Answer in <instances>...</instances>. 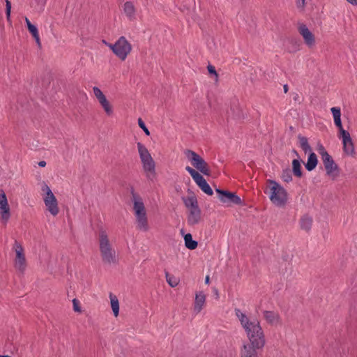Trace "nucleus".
I'll return each mask as SVG.
<instances>
[{
    "mask_svg": "<svg viewBox=\"0 0 357 357\" xmlns=\"http://www.w3.org/2000/svg\"><path fill=\"white\" fill-rule=\"evenodd\" d=\"M73 310L75 312H79V313L82 312V310L79 306V301L77 299L74 298L73 300Z\"/></svg>",
    "mask_w": 357,
    "mask_h": 357,
    "instance_id": "obj_36",
    "label": "nucleus"
},
{
    "mask_svg": "<svg viewBox=\"0 0 357 357\" xmlns=\"http://www.w3.org/2000/svg\"><path fill=\"white\" fill-rule=\"evenodd\" d=\"M25 22H26L27 28L29 27V26L32 25V24L31 23V22L29 21V20L27 17H25Z\"/></svg>",
    "mask_w": 357,
    "mask_h": 357,
    "instance_id": "obj_41",
    "label": "nucleus"
},
{
    "mask_svg": "<svg viewBox=\"0 0 357 357\" xmlns=\"http://www.w3.org/2000/svg\"><path fill=\"white\" fill-rule=\"evenodd\" d=\"M137 146L144 174L148 180L153 181L156 176L155 162L144 144L138 142Z\"/></svg>",
    "mask_w": 357,
    "mask_h": 357,
    "instance_id": "obj_3",
    "label": "nucleus"
},
{
    "mask_svg": "<svg viewBox=\"0 0 357 357\" xmlns=\"http://www.w3.org/2000/svg\"><path fill=\"white\" fill-rule=\"evenodd\" d=\"M282 179L286 183H289L292 180L291 173L289 169L284 170L282 173Z\"/></svg>",
    "mask_w": 357,
    "mask_h": 357,
    "instance_id": "obj_32",
    "label": "nucleus"
},
{
    "mask_svg": "<svg viewBox=\"0 0 357 357\" xmlns=\"http://www.w3.org/2000/svg\"><path fill=\"white\" fill-rule=\"evenodd\" d=\"M12 249L15 252L13 259L14 268L17 271L24 273L27 267L24 249L22 244L17 241H15Z\"/></svg>",
    "mask_w": 357,
    "mask_h": 357,
    "instance_id": "obj_6",
    "label": "nucleus"
},
{
    "mask_svg": "<svg viewBox=\"0 0 357 357\" xmlns=\"http://www.w3.org/2000/svg\"><path fill=\"white\" fill-rule=\"evenodd\" d=\"M263 317L266 321L271 326H277L282 324V319L277 312L265 310L263 312Z\"/></svg>",
    "mask_w": 357,
    "mask_h": 357,
    "instance_id": "obj_18",
    "label": "nucleus"
},
{
    "mask_svg": "<svg viewBox=\"0 0 357 357\" xmlns=\"http://www.w3.org/2000/svg\"><path fill=\"white\" fill-rule=\"evenodd\" d=\"M185 170L190 174L194 181L204 193L208 195H213V192L211 188L199 172L190 166H186Z\"/></svg>",
    "mask_w": 357,
    "mask_h": 357,
    "instance_id": "obj_10",
    "label": "nucleus"
},
{
    "mask_svg": "<svg viewBox=\"0 0 357 357\" xmlns=\"http://www.w3.org/2000/svg\"><path fill=\"white\" fill-rule=\"evenodd\" d=\"M287 89H288V88H287V85H284V92H285V93H286V92H287V90H288Z\"/></svg>",
    "mask_w": 357,
    "mask_h": 357,
    "instance_id": "obj_44",
    "label": "nucleus"
},
{
    "mask_svg": "<svg viewBox=\"0 0 357 357\" xmlns=\"http://www.w3.org/2000/svg\"><path fill=\"white\" fill-rule=\"evenodd\" d=\"M206 303V295L203 291H199L195 294V299L194 303V311L198 314L199 313Z\"/></svg>",
    "mask_w": 357,
    "mask_h": 357,
    "instance_id": "obj_20",
    "label": "nucleus"
},
{
    "mask_svg": "<svg viewBox=\"0 0 357 357\" xmlns=\"http://www.w3.org/2000/svg\"><path fill=\"white\" fill-rule=\"evenodd\" d=\"M99 248L102 260L107 264L112 261V247L109 236L104 230L99 233Z\"/></svg>",
    "mask_w": 357,
    "mask_h": 357,
    "instance_id": "obj_7",
    "label": "nucleus"
},
{
    "mask_svg": "<svg viewBox=\"0 0 357 357\" xmlns=\"http://www.w3.org/2000/svg\"><path fill=\"white\" fill-rule=\"evenodd\" d=\"M42 190L44 192L43 199L47 211L52 215L56 216L59 213L57 199L47 184L43 185Z\"/></svg>",
    "mask_w": 357,
    "mask_h": 357,
    "instance_id": "obj_5",
    "label": "nucleus"
},
{
    "mask_svg": "<svg viewBox=\"0 0 357 357\" xmlns=\"http://www.w3.org/2000/svg\"><path fill=\"white\" fill-rule=\"evenodd\" d=\"M312 218L308 215H304L299 221L300 227L302 229L309 231L312 225Z\"/></svg>",
    "mask_w": 357,
    "mask_h": 357,
    "instance_id": "obj_23",
    "label": "nucleus"
},
{
    "mask_svg": "<svg viewBox=\"0 0 357 357\" xmlns=\"http://www.w3.org/2000/svg\"><path fill=\"white\" fill-rule=\"evenodd\" d=\"M182 199L185 207L188 208V211L199 207L197 199L196 197L194 195L183 197Z\"/></svg>",
    "mask_w": 357,
    "mask_h": 357,
    "instance_id": "obj_24",
    "label": "nucleus"
},
{
    "mask_svg": "<svg viewBox=\"0 0 357 357\" xmlns=\"http://www.w3.org/2000/svg\"><path fill=\"white\" fill-rule=\"evenodd\" d=\"M132 50L131 44L125 37H121L114 44H113V53L116 55L121 61H124Z\"/></svg>",
    "mask_w": 357,
    "mask_h": 357,
    "instance_id": "obj_9",
    "label": "nucleus"
},
{
    "mask_svg": "<svg viewBox=\"0 0 357 357\" xmlns=\"http://www.w3.org/2000/svg\"><path fill=\"white\" fill-rule=\"evenodd\" d=\"M338 137L342 139L344 153L347 155L354 156L355 154V149L349 132L347 130H343L338 134Z\"/></svg>",
    "mask_w": 357,
    "mask_h": 357,
    "instance_id": "obj_11",
    "label": "nucleus"
},
{
    "mask_svg": "<svg viewBox=\"0 0 357 357\" xmlns=\"http://www.w3.org/2000/svg\"><path fill=\"white\" fill-rule=\"evenodd\" d=\"M187 220L190 226L196 225L201 222L202 213L199 207L188 211Z\"/></svg>",
    "mask_w": 357,
    "mask_h": 357,
    "instance_id": "obj_19",
    "label": "nucleus"
},
{
    "mask_svg": "<svg viewBox=\"0 0 357 357\" xmlns=\"http://www.w3.org/2000/svg\"><path fill=\"white\" fill-rule=\"evenodd\" d=\"M135 216L136 229L141 231H148L150 229L147 212L132 211Z\"/></svg>",
    "mask_w": 357,
    "mask_h": 357,
    "instance_id": "obj_12",
    "label": "nucleus"
},
{
    "mask_svg": "<svg viewBox=\"0 0 357 357\" xmlns=\"http://www.w3.org/2000/svg\"><path fill=\"white\" fill-rule=\"evenodd\" d=\"M292 170L294 174L297 177H301L302 176L301 172V162L298 160L294 159L292 161Z\"/></svg>",
    "mask_w": 357,
    "mask_h": 357,
    "instance_id": "obj_30",
    "label": "nucleus"
},
{
    "mask_svg": "<svg viewBox=\"0 0 357 357\" xmlns=\"http://www.w3.org/2000/svg\"><path fill=\"white\" fill-rule=\"evenodd\" d=\"M38 3L41 5L42 6H44L46 3L47 0H37Z\"/></svg>",
    "mask_w": 357,
    "mask_h": 357,
    "instance_id": "obj_39",
    "label": "nucleus"
},
{
    "mask_svg": "<svg viewBox=\"0 0 357 357\" xmlns=\"http://www.w3.org/2000/svg\"><path fill=\"white\" fill-rule=\"evenodd\" d=\"M184 155L190 164L197 169L198 172L209 176L211 169L208 163L196 152L187 149L184 151Z\"/></svg>",
    "mask_w": 357,
    "mask_h": 357,
    "instance_id": "obj_4",
    "label": "nucleus"
},
{
    "mask_svg": "<svg viewBox=\"0 0 357 357\" xmlns=\"http://www.w3.org/2000/svg\"><path fill=\"white\" fill-rule=\"evenodd\" d=\"M27 29L30 33L34 38L38 46L40 47L41 46V43L37 27L35 25L32 24L31 26L29 25V27Z\"/></svg>",
    "mask_w": 357,
    "mask_h": 357,
    "instance_id": "obj_29",
    "label": "nucleus"
},
{
    "mask_svg": "<svg viewBox=\"0 0 357 357\" xmlns=\"http://www.w3.org/2000/svg\"><path fill=\"white\" fill-rule=\"evenodd\" d=\"M137 121H138L139 126L144 130L145 134L148 136L150 135V132L148 130V128H146L143 120L141 118H139Z\"/></svg>",
    "mask_w": 357,
    "mask_h": 357,
    "instance_id": "obj_34",
    "label": "nucleus"
},
{
    "mask_svg": "<svg viewBox=\"0 0 357 357\" xmlns=\"http://www.w3.org/2000/svg\"><path fill=\"white\" fill-rule=\"evenodd\" d=\"M38 165H39L40 167H45V165H46V162H45V161H43H43H40V162H38Z\"/></svg>",
    "mask_w": 357,
    "mask_h": 357,
    "instance_id": "obj_40",
    "label": "nucleus"
},
{
    "mask_svg": "<svg viewBox=\"0 0 357 357\" xmlns=\"http://www.w3.org/2000/svg\"><path fill=\"white\" fill-rule=\"evenodd\" d=\"M165 278H166L167 282L172 287H175L178 284L179 280L176 277H175L172 275H170L167 272L165 273Z\"/></svg>",
    "mask_w": 357,
    "mask_h": 357,
    "instance_id": "obj_31",
    "label": "nucleus"
},
{
    "mask_svg": "<svg viewBox=\"0 0 357 357\" xmlns=\"http://www.w3.org/2000/svg\"><path fill=\"white\" fill-rule=\"evenodd\" d=\"M207 69H208V71L210 74H213L215 75V81H218V75L215 70V68L214 66H211V65H208L207 66Z\"/></svg>",
    "mask_w": 357,
    "mask_h": 357,
    "instance_id": "obj_37",
    "label": "nucleus"
},
{
    "mask_svg": "<svg viewBox=\"0 0 357 357\" xmlns=\"http://www.w3.org/2000/svg\"><path fill=\"white\" fill-rule=\"evenodd\" d=\"M119 301L116 296H113V314L115 317L119 315Z\"/></svg>",
    "mask_w": 357,
    "mask_h": 357,
    "instance_id": "obj_33",
    "label": "nucleus"
},
{
    "mask_svg": "<svg viewBox=\"0 0 357 357\" xmlns=\"http://www.w3.org/2000/svg\"><path fill=\"white\" fill-rule=\"evenodd\" d=\"M299 145L303 151L307 153V152L311 151V147L308 144L307 139L303 136H298Z\"/></svg>",
    "mask_w": 357,
    "mask_h": 357,
    "instance_id": "obj_28",
    "label": "nucleus"
},
{
    "mask_svg": "<svg viewBox=\"0 0 357 357\" xmlns=\"http://www.w3.org/2000/svg\"><path fill=\"white\" fill-rule=\"evenodd\" d=\"M331 113L333 114L334 123L335 126L338 128L339 133L342 132L343 130H345L343 128L342 121H341V109L338 107H333L331 108Z\"/></svg>",
    "mask_w": 357,
    "mask_h": 357,
    "instance_id": "obj_21",
    "label": "nucleus"
},
{
    "mask_svg": "<svg viewBox=\"0 0 357 357\" xmlns=\"http://www.w3.org/2000/svg\"><path fill=\"white\" fill-rule=\"evenodd\" d=\"M131 201L132 202V211L147 212L143 198L136 192L132 187L130 189Z\"/></svg>",
    "mask_w": 357,
    "mask_h": 357,
    "instance_id": "obj_15",
    "label": "nucleus"
},
{
    "mask_svg": "<svg viewBox=\"0 0 357 357\" xmlns=\"http://www.w3.org/2000/svg\"><path fill=\"white\" fill-rule=\"evenodd\" d=\"M216 192L219 195V199L224 203H233L240 204L241 203V198L235 193L229 191L216 189Z\"/></svg>",
    "mask_w": 357,
    "mask_h": 357,
    "instance_id": "obj_17",
    "label": "nucleus"
},
{
    "mask_svg": "<svg viewBox=\"0 0 357 357\" xmlns=\"http://www.w3.org/2000/svg\"><path fill=\"white\" fill-rule=\"evenodd\" d=\"M10 11H11V3L10 1L6 0V14L8 21L10 20Z\"/></svg>",
    "mask_w": 357,
    "mask_h": 357,
    "instance_id": "obj_35",
    "label": "nucleus"
},
{
    "mask_svg": "<svg viewBox=\"0 0 357 357\" xmlns=\"http://www.w3.org/2000/svg\"><path fill=\"white\" fill-rule=\"evenodd\" d=\"M241 357H257L256 351L248 344H243L241 351Z\"/></svg>",
    "mask_w": 357,
    "mask_h": 357,
    "instance_id": "obj_26",
    "label": "nucleus"
},
{
    "mask_svg": "<svg viewBox=\"0 0 357 357\" xmlns=\"http://www.w3.org/2000/svg\"><path fill=\"white\" fill-rule=\"evenodd\" d=\"M185 245L190 250H195L197 247V242L192 239L190 234H187L184 236Z\"/></svg>",
    "mask_w": 357,
    "mask_h": 357,
    "instance_id": "obj_27",
    "label": "nucleus"
},
{
    "mask_svg": "<svg viewBox=\"0 0 357 357\" xmlns=\"http://www.w3.org/2000/svg\"><path fill=\"white\" fill-rule=\"evenodd\" d=\"M0 357H11V356H8V355H4V356H1V355H0Z\"/></svg>",
    "mask_w": 357,
    "mask_h": 357,
    "instance_id": "obj_45",
    "label": "nucleus"
},
{
    "mask_svg": "<svg viewBox=\"0 0 357 357\" xmlns=\"http://www.w3.org/2000/svg\"><path fill=\"white\" fill-rule=\"evenodd\" d=\"M0 214L2 222L6 223L10 218V208L3 190H0Z\"/></svg>",
    "mask_w": 357,
    "mask_h": 357,
    "instance_id": "obj_14",
    "label": "nucleus"
},
{
    "mask_svg": "<svg viewBox=\"0 0 357 357\" xmlns=\"http://www.w3.org/2000/svg\"><path fill=\"white\" fill-rule=\"evenodd\" d=\"M317 165V158L314 153L311 152L308 156L307 163L305 164V168L308 171L313 170Z\"/></svg>",
    "mask_w": 357,
    "mask_h": 357,
    "instance_id": "obj_25",
    "label": "nucleus"
},
{
    "mask_svg": "<svg viewBox=\"0 0 357 357\" xmlns=\"http://www.w3.org/2000/svg\"><path fill=\"white\" fill-rule=\"evenodd\" d=\"M347 1L352 5L357 4V0H347Z\"/></svg>",
    "mask_w": 357,
    "mask_h": 357,
    "instance_id": "obj_42",
    "label": "nucleus"
},
{
    "mask_svg": "<svg viewBox=\"0 0 357 357\" xmlns=\"http://www.w3.org/2000/svg\"><path fill=\"white\" fill-rule=\"evenodd\" d=\"M93 91L94 96L97 99L100 105L104 109V111L108 114L110 115L112 114V108L109 104V100L107 99L105 95L102 93V91L97 86L93 87Z\"/></svg>",
    "mask_w": 357,
    "mask_h": 357,
    "instance_id": "obj_13",
    "label": "nucleus"
},
{
    "mask_svg": "<svg viewBox=\"0 0 357 357\" xmlns=\"http://www.w3.org/2000/svg\"><path fill=\"white\" fill-rule=\"evenodd\" d=\"M298 31L307 47H311L314 45L315 37L305 24H300L298 27Z\"/></svg>",
    "mask_w": 357,
    "mask_h": 357,
    "instance_id": "obj_16",
    "label": "nucleus"
},
{
    "mask_svg": "<svg viewBox=\"0 0 357 357\" xmlns=\"http://www.w3.org/2000/svg\"><path fill=\"white\" fill-rule=\"evenodd\" d=\"M267 189L265 193L268 195L271 202L278 207H284L288 202L287 190L278 182L273 180L266 181Z\"/></svg>",
    "mask_w": 357,
    "mask_h": 357,
    "instance_id": "obj_2",
    "label": "nucleus"
},
{
    "mask_svg": "<svg viewBox=\"0 0 357 357\" xmlns=\"http://www.w3.org/2000/svg\"><path fill=\"white\" fill-rule=\"evenodd\" d=\"M210 282V278H209V275H206V278H205V283L206 284H208Z\"/></svg>",
    "mask_w": 357,
    "mask_h": 357,
    "instance_id": "obj_43",
    "label": "nucleus"
},
{
    "mask_svg": "<svg viewBox=\"0 0 357 357\" xmlns=\"http://www.w3.org/2000/svg\"><path fill=\"white\" fill-rule=\"evenodd\" d=\"M123 12L130 20L135 18V8L130 1H127L123 5Z\"/></svg>",
    "mask_w": 357,
    "mask_h": 357,
    "instance_id": "obj_22",
    "label": "nucleus"
},
{
    "mask_svg": "<svg viewBox=\"0 0 357 357\" xmlns=\"http://www.w3.org/2000/svg\"><path fill=\"white\" fill-rule=\"evenodd\" d=\"M321 160L325 167L326 174L333 180H335L339 176V169L332 157L328 153L322 148L320 151Z\"/></svg>",
    "mask_w": 357,
    "mask_h": 357,
    "instance_id": "obj_8",
    "label": "nucleus"
},
{
    "mask_svg": "<svg viewBox=\"0 0 357 357\" xmlns=\"http://www.w3.org/2000/svg\"><path fill=\"white\" fill-rule=\"evenodd\" d=\"M296 6L298 8L303 9L306 5L305 0H296Z\"/></svg>",
    "mask_w": 357,
    "mask_h": 357,
    "instance_id": "obj_38",
    "label": "nucleus"
},
{
    "mask_svg": "<svg viewBox=\"0 0 357 357\" xmlns=\"http://www.w3.org/2000/svg\"><path fill=\"white\" fill-rule=\"evenodd\" d=\"M109 297L110 300L112 301V293L109 294Z\"/></svg>",
    "mask_w": 357,
    "mask_h": 357,
    "instance_id": "obj_46",
    "label": "nucleus"
},
{
    "mask_svg": "<svg viewBox=\"0 0 357 357\" xmlns=\"http://www.w3.org/2000/svg\"><path fill=\"white\" fill-rule=\"evenodd\" d=\"M235 314L238 319L250 341V347L256 349H261L266 343L264 331L257 319H251L239 309L235 310Z\"/></svg>",
    "mask_w": 357,
    "mask_h": 357,
    "instance_id": "obj_1",
    "label": "nucleus"
}]
</instances>
